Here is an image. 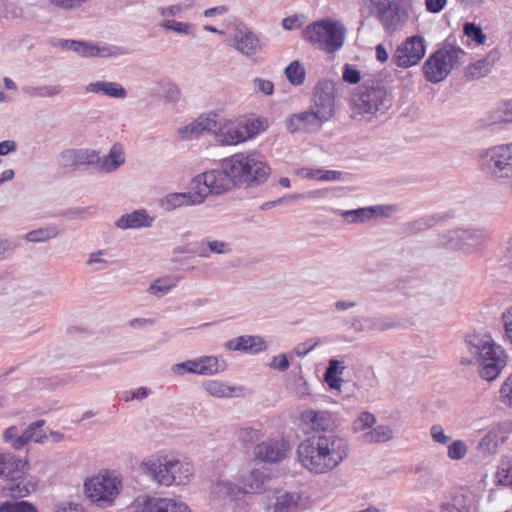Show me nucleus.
Listing matches in <instances>:
<instances>
[{
	"mask_svg": "<svg viewBox=\"0 0 512 512\" xmlns=\"http://www.w3.org/2000/svg\"><path fill=\"white\" fill-rule=\"evenodd\" d=\"M349 442L337 433L314 434L302 440L296 450L301 466L312 474L332 472L349 456Z\"/></svg>",
	"mask_w": 512,
	"mask_h": 512,
	"instance_id": "obj_1",
	"label": "nucleus"
},
{
	"mask_svg": "<svg viewBox=\"0 0 512 512\" xmlns=\"http://www.w3.org/2000/svg\"><path fill=\"white\" fill-rule=\"evenodd\" d=\"M465 345L474 362L479 366L482 379H496L507 364L505 350L488 334L473 333L465 338Z\"/></svg>",
	"mask_w": 512,
	"mask_h": 512,
	"instance_id": "obj_2",
	"label": "nucleus"
},
{
	"mask_svg": "<svg viewBox=\"0 0 512 512\" xmlns=\"http://www.w3.org/2000/svg\"><path fill=\"white\" fill-rule=\"evenodd\" d=\"M411 12L412 0H359L361 17L375 19L387 33L403 29Z\"/></svg>",
	"mask_w": 512,
	"mask_h": 512,
	"instance_id": "obj_3",
	"label": "nucleus"
},
{
	"mask_svg": "<svg viewBox=\"0 0 512 512\" xmlns=\"http://www.w3.org/2000/svg\"><path fill=\"white\" fill-rule=\"evenodd\" d=\"M141 469L152 481L164 487L186 485L194 475V468L189 462L168 455L145 458Z\"/></svg>",
	"mask_w": 512,
	"mask_h": 512,
	"instance_id": "obj_4",
	"label": "nucleus"
},
{
	"mask_svg": "<svg viewBox=\"0 0 512 512\" xmlns=\"http://www.w3.org/2000/svg\"><path fill=\"white\" fill-rule=\"evenodd\" d=\"M222 167L236 185L253 187L264 183L270 175V167L264 157L254 151L240 152L222 160Z\"/></svg>",
	"mask_w": 512,
	"mask_h": 512,
	"instance_id": "obj_5",
	"label": "nucleus"
},
{
	"mask_svg": "<svg viewBox=\"0 0 512 512\" xmlns=\"http://www.w3.org/2000/svg\"><path fill=\"white\" fill-rule=\"evenodd\" d=\"M352 102L360 114L377 116L392 106V91L381 80H365L353 94Z\"/></svg>",
	"mask_w": 512,
	"mask_h": 512,
	"instance_id": "obj_6",
	"label": "nucleus"
},
{
	"mask_svg": "<svg viewBox=\"0 0 512 512\" xmlns=\"http://www.w3.org/2000/svg\"><path fill=\"white\" fill-rule=\"evenodd\" d=\"M481 172L494 180H512V142L483 149L477 156Z\"/></svg>",
	"mask_w": 512,
	"mask_h": 512,
	"instance_id": "obj_7",
	"label": "nucleus"
},
{
	"mask_svg": "<svg viewBox=\"0 0 512 512\" xmlns=\"http://www.w3.org/2000/svg\"><path fill=\"white\" fill-rule=\"evenodd\" d=\"M303 38L327 53H334L344 44L345 28L336 20L322 19L306 26Z\"/></svg>",
	"mask_w": 512,
	"mask_h": 512,
	"instance_id": "obj_8",
	"label": "nucleus"
},
{
	"mask_svg": "<svg viewBox=\"0 0 512 512\" xmlns=\"http://www.w3.org/2000/svg\"><path fill=\"white\" fill-rule=\"evenodd\" d=\"M466 55L459 47L446 46L431 54L423 64L425 79L430 83H439L458 67Z\"/></svg>",
	"mask_w": 512,
	"mask_h": 512,
	"instance_id": "obj_9",
	"label": "nucleus"
},
{
	"mask_svg": "<svg viewBox=\"0 0 512 512\" xmlns=\"http://www.w3.org/2000/svg\"><path fill=\"white\" fill-rule=\"evenodd\" d=\"M488 238V231L484 227L468 226L450 230L441 235L439 245L451 250L474 253L486 243Z\"/></svg>",
	"mask_w": 512,
	"mask_h": 512,
	"instance_id": "obj_10",
	"label": "nucleus"
},
{
	"mask_svg": "<svg viewBox=\"0 0 512 512\" xmlns=\"http://www.w3.org/2000/svg\"><path fill=\"white\" fill-rule=\"evenodd\" d=\"M227 45L247 59L256 62L258 56L265 52V43L246 23L235 21L230 29Z\"/></svg>",
	"mask_w": 512,
	"mask_h": 512,
	"instance_id": "obj_11",
	"label": "nucleus"
},
{
	"mask_svg": "<svg viewBox=\"0 0 512 512\" xmlns=\"http://www.w3.org/2000/svg\"><path fill=\"white\" fill-rule=\"evenodd\" d=\"M235 184L232 177L221 166L195 176L191 182V189L201 197V203L208 195H220L229 191Z\"/></svg>",
	"mask_w": 512,
	"mask_h": 512,
	"instance_id": "obj_12",
	"label": "nucleus"
},
{
	"mask_svg": "<svg viewBox=\"0 0 512 512\" xmlns=\"http://www.w3.org/2000/svg\"><path fill=\"white\" fill-rule=\"evenodd\" d=\"M121 482L116 476L109 474L92 477L85 483V489L89 499L98 506L111 505L119 493Z\"/></svg>",
	"mask_w": 512,
	"mask_h": 512,
	"instance_id": "obj_13",
	"label": "nucleus"
},
{
	"mask_svg": "<svg viewBox=\"0 0 512 512\" xmlns=\"http://www.w3.org/2000/svg\"><path fill=\"white\" fill-rule=\"evenodd\" d=\"M426 52L425 41L422 36L408 37L399 45L392 56L393 63L401 68H408L418 64Z\"/></svg>",
	"mask_w": 512,
	"mask_h": 512,
	"instance_id": "obj_14",
	"label": "nucleus"
},
{
	"mask_svg": "<svg viewBox=\"0 0 512 512\" xmlns=\"http://www.w3.org/2000/svg\"><path fill=\"white\" fill-rule=\"evenodd\" d=\"M311 107L322 114L324 119H330L335 107V84L331 80H321L314 88Z\"/></svg>",
	"mask_w": 512,
	"mask_h": 512,
	"instance_id": "obj_15",
	"label": "nucleus"
},
{
	"mask_svg": "<svg viewBox=\"0 0 512 512\" xmlns=\"http://www.w3.org/2000/svg\"><path fill=\"white\" fill-rule=\"evenodd\" d=\"M171 371L176 375L193 373L198 375H214L221 371L218 358L215 356H201L174 364Z\"/></svg>",
	"mask_w": 512,
	"mask_h": 512,
	"instance_id": "obj_16",
	"label": "nucleus"
},
{
	"mask_svg": "<svg viewBox=\"0 0 512 512\" xmlns=\"http://www.w3.org/2000/svg\"><path fill=\"white\" fill-rule=\"evenodd\" d=\"M300 419L318 434L334 433L333 430L337 428V416L327 410L307 409L301 413Z\"/></svg>",
	"mask_w": 512,
	"mask_h": 512,
	"instance_id": "obj_17",
	"label": "nucleus"
},
{
	"mask_svg": "<svg viewBox=\"0 0 512 512\" xmlns=\"http://www.w3.org/2000/svg\"><path fill=\"white\" fill-rule=\"evenodd\" d=\"M139 512H191L189 506L172 498L139 497L136 500Z\"/></svg>",
	"mask_w": 512,
	"mask_h": 512,
	"instance_id": "obj_18",
	"label": "nucleus"
},
{
	"mask_svg": "<svg viewBox=\"0 0 512 512\" xmlns=\"http://www.w3.org/2000/svg\"><path fill=\"white\" fill-rule=\"evenodd\" d=\"M289 450V443L283 438L269 439L259 443L254 448L256 459L266 463H278L286 458Z\"/></svg>",
	"mask_w": 512,
	"mask_h": 512,
	"instance_id": "obj_19",
	"label": "nucleus"
},
{
	"mask_svg": "<svg viewBox=\"0 0 512 512\" xmlns=\"http://www.w3.org/2000/svg\"><path fill=\"white\" fill-rule=\"evenodd\" d=\"M219 128L217 123V114L208 113L206 115H200L194 121L189 124L180 127L177 130L179 137L182 140H192L203 135L205 132H214Z\"/></svg>",
	"mask_w": 512,
	"mask_h": 512,
	"instance_id": "obj_20",
	"label": "nucleus"
},
{
	"mask_svg": "<svg viewBox=\"0 0 512 512\" xmlns=\"http://www.w3.org/2000/svg\"><path fill=\"white\" fill-rule=\"evenodd\" d=\"M75 53L84 58H117L126 52L122 47L77 40Z\"/></svg>",
	"mask_w": 512,
	"mask_h": 512,
	"instance_id": "obj_21",
	"label": "nucleus"
},
{
	"mask_svg": "<svg viewBox=\"0 0 512 512\" xmlns=\"http://www.w3.org/2000/svg\"><path fill=\"white\" fill-rule=\"evenodd\" d=\"M512 432V422L505 420L493 426L479 443L483 453L494 454Z\"/></svg>",
	"mask_w": 512,
	"mask_h": 512,
	"instance_id": "obj_22",
	"label": "nucleus"
},
{
	"mask_svg": "<svg viewBox=\"0 0 512 512\" xmlns=\"http://www.w3.org/2000/svg\"><path fill=\"white\" fill-rule=\"evenodd\" d=\"M96 157V150L90 148H70L63 150L59 156V165L63 168H78L92 166Z\"/></svg>",
	"mask_w": 512,
	"mask_h": 512,
	"instance_id": "obj_23",
	"label": "nucleus"
},
{
	"mask_svg": "<svg viewBox=\"0 0 512 512\" xmlns=\"http://www.w3.org/2000/svg\"><path fill=\"white\" fill-rule=\"evenodd\" d=\"M37 479L31 475L18 473L8 479L2 491L3 494L11 498H23L36 490Z\"/></svg>",
	"mask_w": 512,
	"mask_h": 512,
	"instance_id": "obj_24",
	"label": "nucleus"
},
{
	"mask_svg": "<svg viewBox=\"0 0 512 512\" xmlns=\"http://www.w3.org/2000/svg\"><path fill=\"white\" fill-rule=\"evenodd\" d=\"M86 94H93L100 97L123 100L127 97V90L116 81L96 80L84 87Z\"/></svg>",
	"mask_w": 512,
	"mask_h": 512,
	"instance_id": "obj_25",
	"label": "nucleus"
},
{
	"mask_svg": "<svg viewBox=\"0 0 512 512\" xmlns=\"http://www.w3.org/2000/svg\"><path fill=\"white\" fill-rule=\"evenodd\" d=\"M95 158L93 168L101 173L114 172L125 162L123 148L118 143L112 145L109 153L104 157H100L96 151Z\"/></svg>",
	"mask_w": 512,
	"mask_h": 512,
	"instance_id": "obj_26",
	"label": "nucleus"
},
{
	"mask_svg": "<svg viewBox=\"0 0 512 512\" xmlns=\"http://www.w3.org/2000/svg\"><path fill=\"white\" fill-rule=\"evenodd\" d=\"M231 351H241L248 354H257L267 349V344L261 336L244 335L229 340L225 344Z\"/></svg>",
	"mask_w": 512,
	"mask_h": 512,
	"instance_id": "obj_27",
	"label": "nucleus"
},
{
	"mask_svg": "<svg viewBox=\"0 0 512 512\" xmlns=\"http://www.w3.org/2000/svg\"><path fill=\"white\" fill-rule=\"evenodd\" d=\"M198 204H201V197L194 190L192 192L169 193L159 201V206L164 211H172L183 206Z\"/></svg>",
	"mask_w": 512,
	"mask_h": 512,
	"instance_id": "obj_28",
	"label": "nucleus"
},
{
	"mask_svg": "<svg viewBox=\"0 0 512 512\" xmlns=\"http://www.w3.org/2000/svg\"><path fill=\"white\" fill-rule=\"evenodd\" d=\"M155 218L151 216L146 209H137L131 213L123 214L115 222L119 229H140L149 228L153 225Z\"/></svg>",
	"mask_w": 512,
	"mask_h": 512,
	"instance_id": "obj_29",
	"label": "nucleus"
},
{
	"mask_svg": "<svg viewBox=\"0 0 512 512\" xmlns=\"http://www.w3.org/2000/svg\"><path fill=\"white\" fill-rule=\"evenodd\" d=\"M203 389L213 397L232 398L242 394V386H231L220 380H206L202 384Z\"/></svg>",
	"mask_w": 512,
	"mask_h": 512,
	"instance_id": "obj_30",
	"label": "nucleus"
},
{
	"mask_svg": "<svg viewBox=\"0 0 512 512\" xmlns=\"http://www.w3.org/2000/svg\"><path fill=\"white\" fill-rule=\"evenodd\" d=\"M26 462L19 459L17 456L0 452V477L10 479L18 473L25 470Z\"/></svg>",
	"mask_w": 512,
	"mask_h": 512,
	"instance_id": "obj_31",
	"label": "nucleus"
},
{
	"mask_svg": "<svg viewBox=\"0 0 512 512\" xmlns=\"http://www.w3.org/2000/svg\"><path fill=\"white\" fill-rule=\"evenodd\" d=\"M497 59L498 52H490L485 58L479 59L470 64L466 69V76L470 79L484 77L491 71V68Z\"/></svg>",
	"mask_w": 512,
	"mask_h": 512,
	"instance_id": "obj_32",
	"label": "nucleus"
},
{
	"mask_svg": "<svg viewBox=\"0 0 512 512\" xmlns=\"http://www.w3.org/2000/svg\"><path fill=\"white\" fill-rule=\"evenodd\" d=\"M393 436V429L389 425L380 424L359 436V440L366 444H379L390 441Z\"/></svg>",
	"mask_w": 512,
	"mask_h": 512,
	"instance_id": "obj_33",
	"label": "nucleus"
},
{
	"mask_svg": "<svg viewBox=\"0 0 512 512\" xmlns=\"http://www.w3.org/2000/svg\"><path fill=\"white\" fill-rule=\"evenodd\" d=\"M219 141L224 145H236L251 138L247 128L242 124L234 125L222 130L218 135Z\"/></svg>",
	"mask_w": 512,
	"mask_h": 512,
	"instance_id": "obj_34",
	"label": "nucleus"
},
{
	"mask_svg": "<svg viewBox=\"0 0 512 512\" xmlns=\"http://www.w3.org/2000/svg\"><path fill=\"white\" fill-rule=\"evenodd\" d=\"M488 124L512 123V99L498 103L488 114Z\"/></svg>",
	"mask_w": 512,
	"mask_h": 512,
	"instance_id": "obj_35",
	"label": "nucleus"
},
{
	"mask_svg": "<svg viewBox=\"0 0 512 512\" xmlns=\"http://www.w3.org/2000/svg\"><path fill=\"white\" fill-rule=\"evenodd\" d=\"M212 493L221 499H236L239 495L244 494L242 485L235 484L226 479L217 480L213 484Z\"/></svg>",
	"mask_w": 512,
	"mask_h": 512,
	"instance_id": "obj_36",
	"label": "nucleus"
},
{
	"mask_svg": "<svg viewBox=\"0 0 512 512\" xmlns=\"http://www.w3.org/2000/svg\"><path fill=\"white\" fill-rule=\"evenodd\" d=\"M267 476L264 472L254 469L242 480V491L244 494L259 493L265 489Z\"/></svg>",
	"mask_w": 512,
	"mask_h": 512,
	"instance_id": "obj_37",
	"label": "nucleus"
},
{
	"mask_svg": "<svg viewBox=\"0 0 512 512\" xmlns=\"http://www.w3.org/2000/svg\"><path fill=\"white\" fill-rule=\"evenodd\" d=\"M343 362L336 359H330L328 367L324 373V380L330 389L340 390L343 380L339 377L344 372Z\"/></svg>",
	"mask_w": 512,
	"mask_h": 512,
	"instance_id": "obj_38",
	"label": "nucleus"
},
{
	"mask_svg": "<svg viewBox=\"0 0 512 512\" xmlns=\"http://www.w3.org/2000/svg\"><path fill=\"white\" fill-rule=\"evenodd\" d=\"M380 207H364L354 210H336L335 213L340 215L348 223H363L370 220L377 209Z\"/></svg>",
	"mask_w": 512,
	"mask_h": 512,
	"instance_id": "obj_39",
	"label": "nucleus"
},
{
	"mask_svg": "<svg viewBox=\"0 0 512 512\" xmlns=\"http://www.w3.org/2000/svg\"><path fill=\"white\" fill-rule=\"evenodd\" d=\"M301 497L298 493L285 492L277 496L274 511L292 512L300 507Z\"/></svg>",
	"mask_w": 512,
	"mask_h": 512,
	"instance_id": "obj_40",
	"label": "nucleus"
},
{
	"mask_svg": "<svg viewBox=\"0 0 512 512\" xmlns=\"http://www.w3.org/2000/svg\"><path fill=\"white\" fill-rule=\"evenodd\" d=\"M299 114L300 123L303 124L304 131H313L318 129L324 122L328 121V119H324L322 114L320 115L318 111L313 109L310 106L308 111H304Z\"/></svg>",
	"mask_w": 512,
	"mask_h": 512,
	"instance_id": "obj_41",
	"label": "nucleus"
},
{
	"mask_svg": "<svg viewBox=\"0 0 512 512\" xmlns=\"http://www.w3.org/2000/svg\"><path fill=\"white\" fill-rule=\"evenodd\" d=\"M60 234V230L56 225H50L36 230H32L25 234L24 238L29 242L39 243L53 239Z\"/></svg>",
	"mask_w": 512,
	"mask_h": 512,
	"instance_id": "obj_42",
	"label": "nucleus"
},
{
	"mask_svg": "<svg viewBox=\"0 0 512 512\" xmlns=\"http://www.w3.org/2000/svg\"><path fill=\"white\" fill-rule=\"evenodd\" d=\"M377 419L374 414L363 411L352 422L351 430L353 433L360 434V436L372 429L376 424Z\"/></svg>",
	"mask_w": 512,
	"mask_h": 512,
	"instance_id": "obj_43",
	"label": "nucleus"
},
{
	"mask_svg": "<svg viewBox=\"0 0 512 512\" xmlns=\"http://www.w3.org/2000/svg\"><path fill=\"white\" fill-rule=\"evenodd\" d=\"M23 92L30 96L49 98L59 95L62 92V87L60 85L26 86L23 88Z\"/></svg>",
	"mask_w": 512,
	"mask_h": 512,
	"instance_id": "obj_44",
	"label": "nucleus"
},
{
	"mask_svg": "<svg viewBox=\"0 0 512 512\" xmlns=\"http://www.w3.org/2000/svg\"><path fill=\"white\" fill-rule=\"evenodd\" d=\"M193 7V0H185L183 3L158 7L157 12L163 19H169L170 17L181 16L184 11L190 10Z\"/></svg>",
	"mask_w": 512,
	"mask_h": 512,
	"instance_id": "obj_45",
	"label": "nucleus"
},
{
	"mask_svg": "<svg viewBox=\"0 0 512 512\" xmlns=\"http://www.w3.org/2000/svg\"><path fill=\"white\" fill-rule=\"evenodd\" d=\"M160 26L169 31H174L178 34L194 36L195 25L188 22H180L171 19H163Z\"/></svg>",
	"mask_w": 512,
	"mask_h": 512,
	"instance_id": "obj_46",
	"label": "nucleus"
},
{
	"mask_svg": "<svg viewBox=\"0 0 512 512\" xmlns=\"http://www.w3.org/2000/svg\"><path fill=\"white\" fill-rule=\"evenodd\" d=\"M177 285V280L175 278L171 277H165V278H159L155 280L152 284H150L148 288V292L157 295L162 296L168 293L172 288H174Z\"/></svg>",
	"mask_w": 512,
	"mask_h": 512,
	"instance_id": "obj_47",
	"label": "nucleus"
},
{
	"mask_svg": "<svg viewBox=\"0 0 512 512\" xmlns=\"http://www.w3.org/2000/svg\"><path fill=\"white\" fill-rule=\"evenodd\" d=\"M496 482L503 486L512 485V461L503 458L496 472Z\"/></svg>",
	"mask_w": 512,
	"mask_h": 512,
	"instance_id": "obj_48",
	"label": "nucleus"
},
{
	"mask_svg": "<svg viewBox=\"0 0 512 512\" xmlns=\"http://www.w3.org/2000/svg\"><path fill=\"white\" fill-rule=\"evenodd\" d=\"M305 74V68L299 61L291 62L285 69V75L293 85H301L305 80Z\"/></svg>",
	"mask_w": 512,
	"mask_h": 512,
	"instance_id": "obj_49",
	"label": "nucleus"
},
{
	"mask_svg": "<svg viewBox=\"0 0 512 512\" xmlns=\"http://www.w3.org/2000/svg\"><path fill=\"white\" fill-rule=\"evenodd\" d=\"M263 436L260 428L243 426L238 431V439L244 444H252Z\"/></svg>",
	"mask_w": 512,
	"mask_h": 512,
	"instance_id": "obj_50",
	"label": "nucleus"
},
{
	"mask_svg": "<svg viewBox=\"0 0 512 512\" xmlns=\"http://www.w3.org/2000/svg\"><path fill=\"white\" fill-rule=\"evenodd\" d=\"M468 448L463 440H455L448 445L447 455L451 460H461L467 455Z\"/></svg>",
	"mask_w": 512,
	"mask_h": 512,
	"instance_id": "obj_51",
	"label": "nucleus"
},
{
	"mask_svg": "<svg viewBox=\"0 0 512 512\" xmlns=\"http://www.w3.org/2000/svg\"><path fill=\"white\" fill-rule=\"evenodd\" d=\"M464 34L475 41L477 44H483L486 40V35L483 33L481 27L474 22H468L463 27Z\"/></svg>",
	"mask_w": 512,
	"mask_h": 512,
	"instance_id": "obj_52",
	"label": "nucleus"
},
{
	"mask_svg": "<svg viewBox=\"0 0 512 512\" xmlns=\"http://www.w3.org/2000/svg\"><path fill=\"white\" fill-rule=\"evenodd\" d=\"M50 3L64 11H75L82 8L90 0H49Z\"/></svg>",
	"mask_w": 512,
	"mask_h": 512,
	"instance_id": "obj_53",
	"label": "nucleus"
},
{
	"mask_svg": "<svg viewBox=\"0 0 512 512\" xmlns=\"http://www.w3.org/2000/svg\"><path fill=\"white\" fill-rule=\"evenodd\" d=\"M252 87L255 93H261L264 96H270L274 92V84L270 80L260 77L253 79Z\"/></svg>",
	"mask_w": 512,
	"mask_h": 512,
	"instance_id": "obj_54",
	"label": "nucleus"
},
{
	"mask_svg": "<svg viewBox=\"0 0 512 512\" xmlns=\"http://www.w3.org/2000/svg\"><path fill=\"white\" fill-rule=\"evenodd\" d=\"M44 423V420H37L36 422L31 423L28 426V431L33 436L31 437V441H34L36 443H42L45 439H47V436L42 429Z\"/></svg>",
	"mask_w": 512,
	"mask_h": 512,
	"instance_id": "obj_55",
	"label": "nucleus"
},
{
	"mask_svg": "<svg viewBox=\"0 0 512 512\" xmlns=\"http://www.w3.org/2000/svg\"><path fill=\"white\" fill-rule=\"evenodd\" d=\"M499 393L501 402L512 407V373L503 382Z\"/></svg>",
	"mask_w": 512,
	"mask_h": 512,
	"instance_id": "obj_56",
	"label": "nucleus"
},
{
	"mask_svg": "<svg viewBox=\"0 0 512 512\" xmlns=\"http://www.w3.org/2000/svg\"><path fill=\"white\" fill-rule=\"evenodd\" d=\"M208 244V250L214 254H226L231 252L230 244L225 241L215 240V239H206Z\"/></svg>",
	"mask_w": 512,
	"mask_h": 512,
	"instance_id": "obj_57",
	"label": "nucleus"
},
{
	"mask_svg": "<svg viewBox=\"0 0 512 512\" xmlns=\"http://www.w3.org/2000/svg\"><path fill=\"white\" fill-rule=\"evenodd\" d=\"M430 435L434 442L442 445H448L449 441L451 440L450 436L445 434L443 427L438 424L433 425L430 428Z\"/></svg>",
	"mask_w": 512,
	"mask_h": 512,
	"instance_id": "obj_58",
	"label": "nucleus"
},
{
	"mask_svg": "<svg viewBox=\"0 0 512 512\" xmlns=\"http://www.w3.org/2000/svg\"><path fill=\"white\" fill-rule=\"evenodd\" d=\"M342 78L345 82H348L350 84H356L360 81L361 75L357 69H355L349 64H346L344 67Z\"/></svg>",
	"mask_w": 512,
	"mask_h": 512,
	"instance_id": "obj_59",
	"label": "nucleus"
},
{
	"mask_svg": "<svg viewBox=\"0 0 512 512\" xmlns=\"http://www.w3.org/2000/svg\"><path fill=\"white\" fill-rule=\"evenodd\" d=\"M289 365L287 356L284 353L274 356L269 364L270 368L281 372L286 371L289 368Z\"/></svg>",
	"mask_w": 512,
	"mask_h": 512,
	"instance_id": "obj_60",
	"label": "nucleus"
},
{
	"mask_svg": "<svg viewBox=\"0 0 512 512\" xmlns=\"http://www.w3.org/2000/svg\"><path fill=\"white\" fill-rule=\"evenodd\" d=\"M302 16L292 15L282 19V27L285 30H294L303 25Z\"/></svg>",
	"mask_w": 512,
	"mask_h": 512,
	"instance_id": "obj_61",
	"label": "nucleus"
},
{
	"mask_svg": "<svg viewBox=\"0 0 512 512\" xmlns=\"http://www.w3.org/2000/svg\"><path fill=\"white\" fill-rule=\"evenodd\" d=\"M319 344V340H308L304 343L297 345L293 352L300 357L307 355L310 351H312Z\"/></svg>",
	"mask_w": 512,
	"mask_h": 512,
	"instance_id": "obj_62",
	"label": "nucleus"
},
{
	"mask_svg": "<svg viewBox=\"0 0 512 512\" xmlns=\"http://www.w3.org/2000/svg\"><path fill=\"white\" fill-rule=\"evenodd\" d=\"M505 336L512 343V306L502 314Z\"/></svg>",
	"mask_w": 512,
	"mask_h": 512,
	"instance_id": "obj_63",
	"label": "nucleus"
},
{
	"mask_svg": "<svg viewBox=\"0 0 512 512\" xmlns=\"http://www.w3.org/2000/svg\"><path fill=\"white\" fill-rule=\"evenodd\" d=\"M55 512H83V509L80 504L64 502L56 505Z\"/></svg>",
	"mask_w": 512,
	"mask_h": 512,
	"instance_id": "obj_64",
	"label": "nucleus"
}]
</instances>
